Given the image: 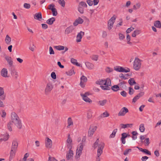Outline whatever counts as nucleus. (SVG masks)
I'll use <instances>...</instances> for the list:
<instances>
[{"label":"nucleus","mask_w":161,"mask_h":161,"mask_svg":"<svg viewBox=\"0 0 161 161\" xmlns=\"http://www.w3.org/2000/svg\"><path fill=\"white\" fill-rule=\"evenodd\" d=\"M84 32L82 31H81L79 33H78L76 36L77 39L76 41L77 42H78L81 41V39L82 37V36L84 35Z\"/></svg>","instance_id":"14"},{"label":"nucleus","mask_w":161,"mask_h":161,"mask_svg":"<svg viewBox=\"0 0 161 161\" xmlns=\"http://www.w3.org/2000/svg\"><path fill=\"white\" fill-rule=\"evenodd\" d=\"M53 88V86L52 84L50 82L48 83L44 91L45 94L46 95H48L51 92Z\"/></svg>","instance_id":"3"},{"label":"nucleus","mask_w":161,"mask_h":161,"mask_svg":"<svg viewBox=\"0 0 161 161\" xmlns=\"http://www.w3.org/2000/svg\"><path fill=\"white\" fill-rule=\"evenodd\" d=\"M1 75L3 77H8V71L7 69L6 68L3 69L1 71Z\"/></svg>","instance_id":"20"},{"label":"nucleus","mask_w":161,"mask_h":161,"mask_svg":"<svg viewBox=\"0 0 161 161\" xmlns=\"http://www.w3.org/2000/svg\"><path fill=\"white\" fill-rule=\"evenodd\" d=\"M9 136V135L7 134L6 136H5L3 138L0 139V142H1L3 141H7L8 139Z\"/></svg>","instance_id":"44"},{"label":"nucleus","mask_w":161,"mask_h":161,"mask_svg":"<svg viewBox=\"0 0 161 161\" xmlns=\"http://www.w3.org/2000/svg\"><path fill=\"white\" fill-rule=\"evenodd\" d=\"M55 20V18L53 17L47 19L46 21V23L49 25H52L53 24Z\"/></svg>","instance_id":"26"},{"label":"nucleus","mask_w":161,"mask_h":161,"mask_svg":"<svg viewBox=\"0 0 161 161\" xmlns=\"http://www.w3.org/2000/svg\"><path fill=\"white\" fill-rule=\"evenodd\" d=\"M5 41L7 44H10L11 41V38L8 35L6 36L5 39Z\"/></svg>","instance_id":"34"},{"label":"nucleus","mask_w":161,"mask_h":161,"mask_svg":"<svg viewBox=\"0 0 161 161\" xmlns=\"http://www.w3.org/2000/svg\"><path fill=\"white\" fill-rule=\"evenodd\" d=\"M68 125L67 126V128H69L71 125L73 124V122L71 118L70 117L68 119Z\"/></svg>","instance_id":"38"},{"label":"nucleus","mask_w":161,"mask_h":161,"mask_svg":"<svg viewBox=\"0 0 161 161\" xmlns=\"http://www.w3.org/2000/svg\"><path fill=\"white\" fill-rule=\"evenodd\" d=\"M74 29L73 26L71 25L67 28L65 30V32L67 34L69 33L72 32V31Z\"/></svg>","instance_id":"25"},{"label":"nucleus","mask_w":161,"mask_h":161,"mask_svg":"<svg viewBox=\"0 0 161 161\" xmlns=\"http://www.w3.org/2000/svg\"><path fill=\"white\" fill-rule=\"evenodd\" d=\"M110 79L109 78H107L106 80H103V79H99L96 82L97 84L99 85H106L108 82V80Z\"/></svg>","instance_id":"11"},{"label":"nucleus","mask_w":161,"mask_h":161,"mask_svg":"<svg viewBox=\"0 0 161 161\" xmlns=\"http://www.w3.org/2000/svg\"><path fill=\"white\" fill-rule=\"evenodd\" d=\"M130 137V135L127 134L126 133H123L121 134V137L120 140L123 144H125V138L127 137Z\"/></svg>","instance_id":"10"},{"label":"nucleus","mask_w":161,"mask_h":161,"mask_svg":"<svg viewBox=\"0 0 161 161\" xmlns=\"http://www.w3.org/2000/svg\"><path fill=\"white\" fill-rule=\"evenodd\" d=\"M7 62H8L9 66H12L13 64V61L11 59V58L9 56H6L5 58Z\"/></svg>","instance_id":"23"},{"label":"nucleus","mask_w":161,"mask_h":161,"mask_svg":"<svg viewBox=\"0 0 161 161\" xmlns=\"http://www.w3.org/2000/svg\"><path fill=\"white\" fill-rule=\"evenodd\" d=\"M114 69L117 71L120 72H128L130 71V69L127 68V69H125L123 67L119 66H117L114 68Z\"/></svg>","instance_id":"4"},{"label":"nucleus","mask_w":161,"mask_h":161,"mask_svg":"<svg viewBox=\"0 0 161 161\" xmlns=\"http://www.w3.org/2000/svg\"><path fill=\"white\" fill-rule=\"evenodd\" d=\"M86 2L89 6H92L93 4V2L91 0H88Z\"/></svg>","instance_id":"63"},{"label":"nucleus","mask_w":161,"mask_h":161,"mask_svg":"<svg viewBox=\"0 0 161 161\" xmlns=\"http://www.w3.org/2000/svg\"><path fill=\"white\" fill-rule=\"evenodd\" d=\"M72 142V140L71 138V137L69 134L68 136V139L67 140V146L68 147V148H71V144Z\"/></svg>","instance_id":"24"},{"label":"nucleus","mask_w":161,"mask_h":161,"mask_svg":"<svg viewBox=\"0 0 161 161\" xmlns=\"http://www.w3.org/2000/svg\"><path fill=\"white\" fill-rule=\"evenodd\" d=\"M145 146H148L150 144L149 139V138H146L144 141Z\"/></svg>","instance_id":"50"},{"label":"nucleus","mask_w":161,"mask_h":161,"mask_svg":"<svg viewBox=\"0 0 161 161\" xmlns=\"http://www.w3.org/2000/svg\"><path fill=\"white\" fill-rule=\"evenodd\" d=\"M54 47L58 50H62L64 49L65 47L62 46H57Z\"/></svg>","instance_id":"43"},{"label":"nucleus","mask_w":161,"mask_h":161,"mask_svg":"<svg viewBox=\"0 0 161 161\" xmlns=\"http://www.w3.org/2000/svg\"><path fill=\"white\" fill-rule=\"evenodd\" d=\"M92 116V112L91 110H89L87 113V118L88 119H90Z\"/></svg>","instance_id":"51"},{"label":"nucleus","mask_w":161,"mask_h":161,"mask_svg":"<svg viewBox=\"0 0 161 161\" xmlns=\"http://www.w3.org/2000/svg\"><path fill=\"white\" fill-rule=\"evenodd\" d=\"M109 115V114L107 111H105L103 114H101L100 115V117L101 118L105 117H108Z\"/></svg>","instance_id":"48"},{"label":"nucleus","mask_w":161,"mask_h":161,"mask_svg":"<svg viewBox=\"0 0 161 161\" xmlns=\"http://www.w3.org/2000/svg\"><path fill=\"white\" fill-rule=\"evenodd\" d=\"M131 151V148H129V149H126L124 153V154L125 155H127L129 151Z\"/></svg>","instance_id":"62"},{"label":"nucleus","mask_w":161,"mask_h":161,"mask_svg":"<svg viewBox=\"0 0 161 161\" xmlns=\"http://www.w3.org/2000/svg\"><path fill=\"white\" fill-rule=\"evenodd\" d=\"M36 47L34 45L33 43H32V45H30L29 47V49L32 51H33L34 50L35 48Z\"/></svg>","instance_id":"57"},{"label":"nucleus","mask_w":161,"mask_h":161,"mask_svg":"<svg viewBox=\"0 0 161 161\" xmlns=\"http://www.w3.org/2000/svg\"><path fill=\"white\" fill-rule=\"evenodd\" d=\"M51 77L53 79H55L56 78V75L55 73L53 72L51 73Z\"/></svg>","instance_id":"58"},{"label":"nucleus","mask_w":161,"mask_h":161,"mask_svg":"<svg viewBox=\"0 0 161 161\" xmlns=\"http://www.w3.org/2000/svg\"><path fill=\"white\" fill-rule=\"evenodd\" d=\"M71 147L69 148V153H67L66 154V158L68 160L70 159L71 158L73 157V152L71 150Z\"/></svg>","instance_id":"21"},{"label":"nucleus","mask_w":161,"mask_h":161,"mask_svg":"<svg viewBox=\"0 0 161 161\" xmlns=\"http://www.w3.org/2000/svg\"><path fill=\"white\" fill-rule=\"evenodd\" d=\"M139 130L141 132H143L145 131V127L143 124H141L139 126Z\"/></svg>","instance_id":"42"},{"label":"nucleus","mask_w":161,"mask_h":161,"mask_svg":"<svg viewBox=\"0 0 161 161\" xmlns=\"http://www.w3.org/2000/svg\"><path fill=\"white\" fill-rule=\"evenodd\" d=\"M66 74L68 75L71 76L73 74H75L74 69L72 68L70 69L69 71L66 72Z\"/></svg>","instance_id":"36"},{"label":"nucleus","mask_w":161,"mask_h":161,"mask_svg":"<svg viewBox=\"0 0 161 161\" xmlns=\"http://www.w3.org/2000/svg\"><path fill=\"white\" fill-rule=\"evenodd\" d=\"M46 139L45 142L46 147L47 148H51L52 145V140L48 137H47Z\"/></svg>","instance_id":"13"},{"label":"nucleus","mask_w":161,"mask_h":161,"mask_svg":"<svg viewBox=\"0 0 161 161\" xmlns=\"http://www.w3.org/2000/svg\"><path fill=\"white\" fill-rule=\"evenodd\" d=\"M71 62L72 64L76 65V66H80L81 65L77 62V60L76 59L73 58H72L71 59Z\"/></svg>","instance_id":"30"},{"label":"nucleus","mask_w":161,"mask_h":161,"mask_svg":"<svg viewBox=\"0 0 161 161\" xmlns=\"http://www.w3.org/2000/svg\"><path fill=\"white\" fill-rule=\"evenodd\" d=\"M12 124L14 123L19 129H21L22 127L21 121L17 114L14 112L11 114V119L10 121Z\"/></svg>","instance_id":"1"},{"label":"nucleus","mask_w":161,"mask_h":161,"mask_svg":"<svg viewBox=\"0 0 161 161\" xmlns=\"http://www.w3.org/2000/svg\"><path fill=\"white\" fill-rule=\"evenodd\" d=\"M84 21V20L81 18L79 17L77 19H76L75 21L73 23V25L74 26H76L78 24H81Z\"/></svg>","instance_id":"17"},{"label":"nucleus","mask_w":161,"mask_h":161,"mask_svg":"<svg viewBox=\"0 0 161 161\" xmlns=\"http://www.w3.org/2000/svg\"><path fill=\"white\" fill-rule=\"evenodd\" d=\"M52 12L53 15V16H56L58 14V12L56 8H54L51 10Z\"/></svg>","instance_id":"47"},{"label":"nucleus","mask_w":161,"mask_h":161,"mask_svg":"<svg viewBox=\"0 0 161 161\" xmlns=\"http://www.w3.org/2000/svg\"><path fill=\"white\" fill-rule=\"evenodd\" d=\"M141 33V31L139 30H136L133 31L131 34V36L133 37H135L137 35Z\"/></svg>","instance_id":"28"},{"label":"nucleus","mask_w":161,"mask_h":161,"mask_svg":"<svg viewBox=\"0 0 161 161\" xmlns=\"http://www.w3.org/2000/svg\"><path fill=\"white\" fill-rule=\"evenodd\" d=\"M34 18L35 19L40 20L42 19V14L41 12L36 13L34 16Z\"/></svg>","instance_id":"22"},{"label":"nucleus","mask_w":161,"mask_h":161,"mask_svg":"<svg viewBox=\"0 0 161 161\" xmlns=\"http://www.w3.org/2000/svg\"><path fill=\"white\" fill-rule=\"evenodd\" d=\"M11 74V75L15 79H17L18 78V73L14 69L11 68L10 69Z\"/></svg>","instance_id":"19"},{"label":"nucleus","mask_w":161,"mask_h":161,"mask_svg":"<svg viewBox=\"0 0 161 161\" xmlns=\"http://www.w3.org/2000/svg\"><path fill=\"white\" fill-rule=\"evenodd\" d=\"M18 146V143L16 141H13L12 143L11 152L16 153Z\"/></svg>","instance_id":"8"},{"label":"nucleus","mask_w":161,"mask_h":161,"mask_svg":"<svg viewBox=\"0 0 161 161\" xmlns=\"http://www.w3.org/2000/svg\"><path fill=\"white\" fill-rule=\"evenodd\" d=\"M144 92H142L138 94L133 99L132 103H134L140 97L143 96L144 95Z\"/></svg>","instance_id":"15"},{"label":"nucleus","mask_w":161,"mask_h":161,"mask_svg":"<svg viewBox=\"0 0 161 161\" xmlns=\"http://www.w3.org/2000/svg\"><path fill=\"white\" fill-rule=\"evenodd\" d=\"M0 99L2 100L5 99L6 95L4 94V89L3 87H0Z\"/></svg>","instance_id":"18"},{"label":"nucleus","mask_w":161,"mask_h":161,"mask_svg":"<svg viewBox=\"0 0 161 161\" xmlns=\"http://www.w3.org/2000/svg\"><path fill=\"white\" fill-rule=\"evenodd\" d=\"M116 18L114 16H113L108 21V29L110 30L113 27L114 23V21L115 20Z\"/></svg>","instance_id":"6"},{"label":"nucleus","mask_w":161,"mask_h":161,"mask_svg":"<svg viewBox=\"0 0 161 161\" xmlns=\"http://www.w3.org/2000/svg\"><path fill=\"white\" fill-rule=\"evenodd\" d=\"M81 153L82 151H81V150H78L77 148L76 150V154L75 156V158L76 159L79 158Z\"/></svg>","instance_id":"29"},{"label":"nucleus","mask_w":161,"mask_h":161,"mask_svg":"<svg viewBox=\"0 0 161 161\" xmlns=\"http://www.w3.org/2000/svg\"><path fill=\"white\" fill-rule=\"evenodd\" d=\"M141 6V4L139 3H136L133 6V9L136 10L139 9Z\"/></svg>","instance_id":"41"},{"label":"nucleus","mask_w":161,"mask_h":161,"mask_svg":"<svg viewBox=\"0 0 161 161\" xmlns=\"http://www.w3.org/2000/svg\"><path fill=\"white\" fill-rule=\"evenodd\" d=\"M120 125L121 126V128L123 129L127 127H131V124H121Z\"/></svg>","instance_id":"39"},{"label":"nucleus","mask_w":161,"mask_h":161,"mask_svg":"<svg viewBox=\"0 0 161 161\" xmlns=\"http://www.w3.org/2000/svg\"><path fill=\"white\" fill-rule=\"evenodd\" d=\"M16 153L11 152L10 153V157L9 160L10 161L14 157L15 153Z\"/></svg>","instance_id":"46"},{"label":"nucleus","mask_w":161,"mask_h":161,"mask_svg":"<svg viewBox=\"0 0 161 161\" xmlns=\"http://www.w3.org/2000/svg\"><path fill=\"white\" fill-rule=\"evenodd\" d=\"M142 152L147 154H148L150 155L151 154V153L150 152L146 149H144Z\"/></svg>","instance_id":"59"},{"label":"nucleus","mask_w":161,"mask_h":161,"mask_svg":"<svg viewBox=\"0 0 161 161\" xmlns=\"http://www.w3.org/2000/svg\"><path fill=\"white\" fill-rule=\"evenodd\" d=\"M97 127L96 126H91L88 131V136H91L96 130Z\"/></svg>","instance_id":"9"},{"label":"nucleus","mask_w":161,"mask_h":161,"mask_svg":"<svg viewBox=\"0 0 161 161\" xmlns=\"http://www.w3.org/2000/svg\"><path fill=\"white\" fill-rule=\"evenodd\" d=\"M128 112V109L124 107L120 110L118 113V115L119 116H123Z\"/></svg>","instance_id":"12"},{"label":"nucleus","mask_w":161,"mask_h":161,"mask_svg":"<svg viewBox=\"0 0 161 161\" xmlns=\"http://www.w3.org/2000/svg\"><path fill=\"white\" fill-rule=\"evenodd\" d=\"M13 125V124H12V122L10 121L7 124V128L8 130L10 131H11L12 130V127Z\"/></svg>","instance_id":"37"},{"label":"nucleus","mask_w":161,"mask_h":161,"mask_svg":"<svg viewBox=\"0 0 161 161\" xmlns=\"http://www.w3.org/2000/svg\"><path fill=\"white\" fill-rule=\"evenodd\" d=\"M81 81L83 82H86L87 81V79L86 77L84 75H82L80 78Z\"/></svg>","instance_id":"49"},{"label":"nucleus","mask_w":161,"mask_h":161,"mask_svg":"<svg viewBox=\"0 0 161 161\" xmlns=\"http://www.w3.org/2000/svg\"><path fill=\"white\" fill-rule=\"evenodd\" d=\"M119 39L120 40H123L125 37V35L121 33H119Z\"/></svg>","instance_id":"53"},{"label":"nucleus","mask_w":161,"mask_h":161,"mask_svg":"<svg viewBox=\"0 0 161 161\" xmlns=\"http://www.w3.org/2000/svg\"><path fill=\"white\" fill-rule=\"evenodd\" d=\"M142 66V61L138 58L135 59L133 64V68L136 70H139Z\"/></svg>","instance_id":"2"},{"label":"nucleus","mask_w":161,"mask_h":161,"mask_svg":"<svg viewBox=\"0 0 161 161\" xmlns=\"http://www.w3.org/2000/svg\"><path fill=\"white\" fill-rule=\"evenodd\" d=\"M78 10L81 14H83L84 13V9L83 7L79 6Z\"/></svg>","instance_id":"55"},{"label":"nucleus","mask_w":161,"mask_h":161,"mask_svg":"<svg viewBox=\"0 0 161 161\" xmlns=\"http://www.w3.org/2000/svg\"><path fill=\"white\" fill-rule=\"evenodd\" d=\"M131 134L132 135V136L131 137L133 140H135L137 138V135H138V133L136 131H133L131 133Z\"/></svg>","instance_id":"35"},{"label":"nucleus","mask_w":161,"mask_h":161,"mask_svg":"<svg viewBox=\"0 0 161 161\" xmlns=\"http://www.w3.org/2000/svg\"><path fill=\"white\" fill-rule=\"evenodd\" d=\"M117 129H114L112 133L110 135L109 137V138H114L115 137V134L117 132Z\"/></svg>","instance_id":"33"},{"label":"nucleus","mask_w":161,"mask_h":161,"mask_svg":"<svg viewBox=\"0 0 161 161\" xmlns=\"http://www.w3.org/2000/svg\"><path fill=\"white\" fill-rule=\"evenodd\" d=\"M104 145V143L103 142H101L99 145L97 150V156H100L102 153Z\"/></svg>","instance_id":"5"},{"label":"nucleus","mask_w":161,"mask_h":161,"mask_svg":"<svg viewBox=\"0 0 161 161\" xmlns=\"http://www.w3.org/2000/svg\"><path fill=\"white\" fill-rule=\"evenodd\" d=\"M111 89L114 92H117L120 89L118 85H114L111 87Z\"/></svg>","instance_id":"32"},{"label":"nucleus","mask_w":161,"mask_h":161,"mask_svg":"<svg viewBox=\"0 0 161 161\" xmlns=\"http://www.w3.org/2000/svg\"><path fill=\"white\" fill-rule=\"evenodd\" d=\"M148 101L150 103H155L154 101V99L152 97H150L148 99Z\"/></svg>","instance_id":"64"},{"label":"nucleus","mask_w":161,"mask_h":161,"mask_svg":"<svg viewBox=\"0 0 161 161\" xmlns=\"http://www.w3.org/2000/svg\"><path fill=\"white\" fill-rule=\"evenodd\" d=\"M80 95L82 97L83 100H84L85 102H88L89 103H92V100L89 98H88L87 96L83 95V94L81 93H80Z\"/></svg>","instance_id":"16"},{"label":"nucleus","mask_w":161,"mask_h":161,"mask_svg":"<svg viewBox=\"0 0 161 161\" xmlns=\"http://www.w3.org/2000/svg\"><path fill=\"white\" fill-rule=\"evenodd\" d=\"M79 6L82 7H84L85 8H86L87 7V5L86 3L83 1H81L79 3Z\"/></svg>","instance_id":"45"},{"label":"nucleus","mask_w":161,"mask_h":161,"mask_svg":"<svg viewBox=\"0 0 161 161\" xmlns=\"http://www.w3.org/2000/svg\"><path fill=\"white\" fill-rule=\"evenodd\" d=\"M107 101L106 99H104L103 100L99 101H98V103L100 106H104L107 102Z\"/></svg>","instance_id":"40"},{"label":"nucleus","mask_w":161,"mask_h":161,"mask_svg":"<svg viewBox=\"0 0 161 161\" xmlns=\"http://www.w3.org/2000/svg\"><path fill=\"white\" fill-rule=\"evenodd\" d=\"M49 53L50 54H54V52L52 47H49Z\"/></svg>","instance_id":"61"},{"label":"nucleus","mask_w":161,"mask_h":161,"mask_svg":"<svg viewBox=\"0 0 161 161\" xmlns=\"http://www.w3.org/2000/svg\"><path fill=\"white\" fill-rule=\"evenodd\" d=\"M85 64L86 67L90 69H93L94 67V65L89 62H86Z\"/></svg>","instance_id":"27"},{"label":"nucleus","mask_w":161,"mask_h":161,"mask_svg":"<svg viewBox=\"0 0 161 161\" xmlns=\"http://www.w3.org/2000/svg\"><path fill=\"white\" fill-rule=\"evenodd\" d=\"M108 82L107 84L104 85L105 86H100V87L103 90H109L110 89V87H109L111 86V81L110 79H108Z\"/></svg>","instance_id":"7"},{"label":"nucleus","mask_w":161,"mask_h":161,"mask_svg":"<svg viewBox=\"0 0 161 161\" xmlns=\"http://www.w3.org/2000/svg\"><path fill=\"white\" fill-rule=\"evenodd\" d=\"M59 3L63 7H64L65 4V2L64 0H58Z\"/></svg>","instance_id":"52"},{"label":"nucleus","mask_w":161,"mask_h":161,"mask_svg":"<svg viewBox=\"0 0 161 161\" xmlns=\"http://www.w3.org/2000/svg\"><path fill=\"white\" fill-rule=\"evenodd\" d=\"M154 26L157 28H160L161 27V24L159 20L155 21L154 23Z\"/></svg>","instance_id":"31"},{"label":"nucleus","mask_w":161,"mask_h":161,"mask_svg":"<svg viewBox=\"0 0 161 161\" xmlns=\"http://www.w3.org/2000/svg\"><path fill=\"white\" fill-rule=\"evenodd\" d=\"M24 7L25 8L29 9L31 7V5L29 3H25L24 4Z\"/></svg>","instance_id":"56"},{"label":"nucleus","mask_w":161,"mask_h":161,"mask_svg":"<svg viewBox=\"0 0 161 161\" xmlns=\"http://www.w3.org/2000/svg\"><path fill=\"white\" fill-rule=\"evenodd\" d=\"M98 56L97 55H93L91 56V58L95 61H97L98 59Z\"/></svg>","instance_id":"54"},{"label":"nucleus","mask_w":161,"mask_h":161,"mask_svg":"<svg viewBox=\"0 0 161 161\" xmlns=\"http://www.w3.org/2000/svg\"><path fill=\"white\" fill-rule=\"evenodd\" d=\"M49 7L48 8V9L52 10V9H53L54 8L55 5L53 3L50 4L48 6Z\"/></svg>","instance_id":"60"}]
</instances>
